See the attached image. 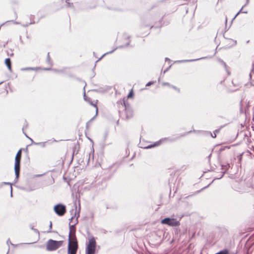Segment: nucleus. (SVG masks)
<instances>
[{
    "mask_svg": "<svg viewBox=\"0 0 254 254\" xmlns=\"http://www.w3.org/2000/svg\"><path fill=\"white\" fill-rule=\"evenodd\" d=\"M133 96H134L133 91L132 89H131L129 91V93H128V95L127 96V97L128 98H132L133 97Z\"/></svg>",
    "mask_w": 254,
    "mask_h": 254,
    "instance_id": "5701e85b",
    "label": "nucleus"
},
{
    "mask_svg": "<svg viewBox=\"0 0 254 254\" xmlns=\"http://www.w3.org/2000/svg\"><path fill=\"white\" fill-rule=\"evenodd\" d=\"M29 227L31 230H33L34 229V226L32 224H30Z\"/></svg>",
    "mask_w": 254,
    "mask_h": 254,
    "instance_id": "a18cd8bd",
    "label": "nucleus"
},
{
    "mask_svg": "<svg viewBox=\"0 0 254 254\" xmlns=\"http://www.w3.org/2000/svg\"><path fill=\"white\" fill-rule=\"evenodd\" d=\"M79 150V145L78 142L77 143L76 145H75L72 151V157H73V155L74 154H76L78 153ZM73 159V158H72Z\"/></svg>",
    "mask_w": 254,
    "mask_h": 254,
    "instance_id": "6ab92c4d",
    "label": "nucleus"
},
{
    "mask_svg": "<svg viewBox=\"0 0 254 254\" xmlns=\"http://www.w3.org/2000/svg\"><path fill=\"white\" fill-rule=\"evenodd\" d=\"M93 187H94L93 184H91L88 185V186L85 187L84 190H92Z\"/></svg>",
    "mask_w": 254,
    "mask_h": 254,
    "instance_id": "393cba45",
    "label": "nucleus"
},
{
    "mask_svg": "<svg viewBox=\"0 0 254 254\" xmlns=\"http://www.w3.org/2000/svg\"><path fill=\"white\" fill-rule=\"evenodd\" d=\"M242 13H248V11H243V10H242Z\"/></svg>",
    "mask_w": 254,
    "mask_h": 254,
    "instance_id": "6e6d98bb",
    "label": "nucleus"
},
{
    "mask_svg": "<svg viewBox=\"0 0 254 254\" xmlns=\"http://www.w3.org/2000/svg\"><path fill=\"white\" fill-rule=\"evenodd\" d=\"M3 83V81H1L0 82V85L1 84Z\"/></svg>",
    "mask_w": 254,
    "mask_h": 254,
    "instance_id": "338daca9",
    "label": "nucleus"
},
{
    "mask_svg": "<svg viewBox=\"0 0 254 254\" xmlns=\"http://www.w3.org/2000/svg\"><path fill=\"white\" fill-rule=\"evenodd\" d=\"M154 83V81H149L148 83H146V86H149Z\"/></svg>",
    "mask_w": 254,
    "mask_h": 254,
    "instance_id": "c9c22d12",
    "label": "nucleus"
},
{
    "mask_svg": "<svg viewBox=\"0 0 254 254\" xmlns=\"http://www.w3.org/2000/svg\"><path fill=\"white\" fill-rule=\"evenodd\" d=\"M4 63H5V65H6V66L7 67L8 70L10 71H12L11 62L10 59L9 58L5 59V61H4Z\"/></svg>",
    "mask_w": 254,
    "mask_h": 254,
    "instance_id": "ddd939ff",
    "label": "nucleus"
},
{
    "mask_svg": "<svg viewBox=\"0 0 254 254\" xmlns=\"http://www.w3.org/2000/svg\"><path fill=\"white\" fill-rule=\"evenodd\" d=\"M74 209H75V211H74V209H72L70 211V212L71 213V214L72 215L73 212H74V215L72 216V217L69 219V223L70 224L71 223L72 221V219L74 218V217H76V219H77L79 217V211H80V207L79 208V210L78 211H77V205H76V202H75L74 204Z\"/></svg>",
    "mask_w": 254,
    "mask_h": 254,
    "instance_id": "1a4fd4ad",
    "label": "nucleus"
},
{
    "mask_svg": "<svg viewBox=\"0 0 254 254\" xmlns=\"http://www.w3.org/2000/svg\"><path fill=\"white\" fill-rule=\"evenodd\" d=\"M2 188V184H1V183H0V189Z\"/></svg>",
    "mask_w": 254,
    "mask_h": 254,
    "instance_id": "680f3d73",
    "label": "nucleus"
},
{
    "mask_svg": "<svg viewBox=\"0 0 254 254\" xmlns=\"http://www.w3.org/2000/svg\"><path fill=\"white\" fill-rule=\"evenodd\" d=\"M210 184H209L208 185H207V186H206V187H203V188H202L201 190H197V191H196V192H195V193H196V194L200 193L202 190H204V189H205L207 188L210 186Z\"/></svg>",
    "mask_w": 254,
    "mask_h": 254,
    "instance_id": "c756f323",
    "label": "nucleus"
},
{
    "mask_svg": "<svg viewBox=\"0 0 254 254\" xmlns=\"http://www.w3.org/2000/svg\"><path fill=\"white\" fill-rule=\"evenodd\" d=\"M161 223L171 227H176L180 225V222L176 218L165 217L161 220Z\"/></svg>",
    "mask_w": 254,
    "mask_h": 254,
    "instance_id": "39448f33",
    "label": "nucleus"
},
{
    "mask_svg": "<svg viewBox=\"0 0 254 254\" xmlns=\"http://www.w3.org/2000/svg\"><path fill=\"white\" fill-rule=\"evenodd\" d=\"M121 104L124 107L125 110L126 114V118L129 119L132 116V111L129 107L128 103L124 99L123 101H120Z\"/></svg>",
    "mask_w": 254,
    "mask_h": 254,
    "instance_id": "0eeeda50",
    "label": "nucleus"
},
{
    "mask_svg": "<svg viewBox=\"0 0 254 254\" xmlns=\"http://www.w3.org/2000/svg\"><path fill=\"white\" fill-rule=\"evenodd\" d=\"M47 62L49 64H50V63H51V59H50V55H49V53H48L47 54Z\"/></svg>",
    "mask_w": 254,
    "mask_h": 254,
    "instance_id": "f704fd0d",
    "label": "nucleus"
},
{
    "mask_svg": "<svg viewBox=\"0 0 254 254\" xmlns=\"http://www.w3.org/2000/svg\"><path fill=\"white\" fill-rule=\"evenodd\" d=\"M127 40H128V41L127 42V43L126 44V45L125 46H120L119 47H118V48H125V47H127L129 45V43H130V41L129 40V37H127ZM117 49V48H116L115 49H114L112 51H110V52H107L106 53H105L104 54H103L98 60H97L96 61V63H97L98 62H99L100 60H101L105 55H107V54H111L113 52H114L116 49Z\"/></svg>",
    "mask_w": 254,
    "mask_h": 254,
    "instance_id": "9d476101",
    "label": "nucleus"
},
{
    "mask_svg": "<svg viewBox=\"0 0 254 254\" xmlns=\"http://www.w3.org/2000/svg\"><path fill=\"white\" fill-rule=\"evenodd\" d=\"M192 195H193L192 194H191V195H189L187 196L186 197H187V198H188V197H190V196H192Z\"/></svg>",
    "mask_w": 254,
    "mask_h": 254,
    "instance_id": "13d9d810",
    "label": "nucleus"
},
{
    "mask_svg": "<svg viewBox=\"0 0 254 254\" xmlns=\"http://www.w3.org/2000/svg\"><path fill=\"white\" fill-rule=\"evenodd\" d=\"M52 70H54L55 71H57V70L56 69H52Z\"/></svg>",
    "mask_w": 254,
    "mask_h": 254,
    "instance_id": "052dcab7",
    "label": "nucleus"
},
{
    "mask_svg": "<svg viewBox=\"0 0 254 254\" xmlns=\"http://www.w3.org/2000/svg\"><path fill=\"white\" fill-rule=\"evenodd\" d=\"M22 149H20L15 157L14 172L15 175V183L17 182L20 176V161L21 157Z\"/></svg>",
    "mask_w": 254,
    "mask_h": 254,
    "instance_id": "7ed1b4c3",
    "label": "nucleus"
},
{
    "mask_svg": "<svg viewBox=\"0 0 254 254\" xmlns=\"http://www.w3.org/2000/svg\"><path fill=\"white\" fill-rule=\"evenodd\" d=\"M63 243V241L49 239L47 242L46 250L50 252L56 251L62 245Z\"/></svg>",
    "mask_w": 254,
    "mask_h": 254,
    "instance_id": "20e7f679",
    "label": "nucleus"
},
{
    "mask_svg": "<svg viewBox=\"0 0 254 254\" xmlns=\"http://www.w3.org/2000/svg\"><path fill=\"white\" fill-rule=\"evenodd\" d=\"M165 61H170V59H169L168 58H166Z\"/></svg>",
    "mask_w": 254,
    "mask_h": 254,
    "instance_id": "3c124183",
    "label": "nucleus"
},
{
    "mask_svg": "<svg viewBox=\"0 0 254 254\" xmlns=\"http://www.w3.org/2000/svg\"><path fill=\"white\" fill-rule=\"evenodd\" d=\"M157 28V26H151L150 27V29H152V28Z\"/></svg>",
    "mask_w": 254,
    "mask_h": 254,
    "instance_id": "603ef678",
    "label": "nucleus"
},
{
    "mask_svg": "<svg viewBox=\"0 0 254 254\" xmlns=\"http://www.w3.org/2000/svg\"><path fill=\"white\" fill-rule=\"evenodd\" d=\"M171 66H169L168 67H167L166 69H165L164 71V73H165L167 71H168L169 69V68H170Z\"/></svg>",
    "mask_w": 254,
    "mask_h": 254,
    "instance_id": "ea45409f",
    "label": "nucleus"
},
{
    "mask_svg": "<svg viewBox=\"0 0 254 254\" xmlns=\"http://www.w3.org/2000/svg\"><path fill=\"white\" fill-rule=\"evenodd\" d=\"M84 99H85V100H87V99H86V96H85V92H84Z\"/></svg>",
    "mask_w": 254,
    "mask_h": 254,
    "instance_id": "864d4df0",
    "label": "nucleus"
},
{
    "mask_svg": "<svg viewBox=\"0 0 254 254\" xmlns=\"http://www.w3.org/2000/svg\"><path fill=\"white\" fill-rule=\"evenodd\" d=\"M115 165V164H113L112 165L110 166L109 167V169H112V167H113Z\"/></svg>",
    "mask_w": 254,
    "mask_h": 254,
    "instance_id": "5fc2aeb1",
    "label": "nucleus"
},
{
    "mask_svg": "<svg viewBox=\"0 0 254 254\" xmlns=\"http://www.w3.org/2000/svg\"><path fill=\"white\" fill-rule=\"evenodd\" d=\"M218 62H219L220 64H221L225 68L226 71H227V73L228 74H230V71L228 70L227 69V65L226 64L225 62H224L222 59H218Z\"/></svg>",
    "mask_w": 254,
    "mask_h": 254,
    "instance_id": "dca6fc26",
    "label": "nucleus"
},
{
    "mask_svg": "<svg viewBox=\"0 0 254 254\" xmlns=\"http://www.w3.org/2000/svg\"><path fill=\"white\" fill-rule=\"evenodd\" d=\"M96 248L86 247L85 254H95Z\"/></svg>",
    "mask_w": 254,
    "mask_h": 254,
    "instance_id": "f8f14e48",
    "label": "nucleus"
},
{
    "mask_svg": "<svg viewBox=\"0 0 254 254\" xmlns=\"http://www.w3.org/2000/svg\"><path fill=\"white\" fill-rule=\"evenodd\" d=\"M104 233H106V232H107V231H106V230H104Z\"/></svg>",
    "mask_w": 254,
    "mask_h": 254,
    "instance_id": "0e129e2a",
    "label": "nucleus"
},
{
    "mask_svg": "<svg viewBox=\"0 0 254 254\" xmlns=\"http://www.w3.org/2000/svg\"><path fill=\"white\" fill-rule=\"evenodd\" d=\"M94 247V248L96 247V242L94 237L91 236V238L89 239L88 243L86 244V247Z\"/></svg>",
    "mask_w": 254,
    "mask_h": 254,
    "instance_id": "9b49d317",
    "label": "nucleus"
},
{
    "mask_svg": "<svg viewBox=\"0 0 254 254\" xmlns=\"http://www.w3.org/2000/svg\"><path fill=\"white\" fill-rule=\"evenodd\" d=\"M220 131L219 129H215L213 131V133L212 134L210 131H207V133L209 134L212 138H216V133L219 132Z\"/></svg>",
    "mask_w": 254,
    "mask_h": 254,
    "instance_id": "a211bd4d",
    "label": "nucleus"
},
{
    "mask_svg": "<svg viewBox=\"0 0 254 254\" xmlns=\"http://www.w3.org/2000/svg\"><path fill=\"white\" fill-rule=\"evenodd\" d=\"M52 221H50V225H49V229L48 231H47V233L52 232Z\"/></svg>",
    "mask_w": 254,
    "mask_h": 254,
    "instance_id": "7c9ffc66",
    "label": "nucleus"
},
{
    "mask_svg": "<svg viewBox=\"0 0 254 254\" xmlns=\"http://www.w3.org/2000/svg\"><path fill=\"white\" fill-rule=\"evenodd\" d=\"M232 40V39H231ZM232 41L234 43L233 45H236L237 44V41L236 40H232Z\"/></svg>",
    "mask_w": 254,
    "mask_h": 254,
    "instance_id": "49530a36",
    "label": "nucleus"
},
{
    "mask_svg": "<svg viewBox=\"0 0 254 254\" xmlns=\"http://www.w3.org/2000/svg\"><path fill=\"white\" fill-rule=\"evenodd\" d=\"M249 3V0H246V4L244 5V6H245L246 5L248 4Z\"/></svg>",
    "mask_w": 254,
    "mask_h": 254,
    "instance_id": "8fccbe9b",
    "label": "nucleus"
},
{
    "mask_svg": "<svg viewBox=\"0 0 254 254\" xmlns=\"http://www.w3.org/2000/svg\"><path fill=\"white\" fill-rule=\"evenodd\" d=\"M196 131H197V130L193 129V130H190L187 132L183 133H181L180 134H178L177 135L162 138L161 139H160L159 141H156L155 142H154L153 144H149L146 146H140V147L144 148V149H149V148H151L155 147L156 146H158L163 142L165 141V142H168V143H172V142H175V141L179 140L181 137H184L186 135L189 134L191 133L192 132H196Z\"/></svg>",
    "mask_w": 254,
    "mask_h": 254,
    "instance_id": "f03ea898",
    "label": "nucleus"
},
{
    "mask_svg": "<svg viewBox=\"0 0 254 254\" xmlns=\"http://www.w3.org/2000/svg\"><path fill=\"white\" fill-rule=\"evenodd\" d=\"M78 223L76 219L75 223L71 225L69 223V232L68 236L67 254H76L78 249V241L75 235V225Z\"/></svg>",
    "mask_w": 254,
    "mask_h": 254,
    "instance_id": "f257e3e1",
    "label": "nucleus"
},
{
    "mask_svg": "<svg viewBox=\"0 0 254 254\" xmlns=\"http://www.w3.org/2000/svg\"><path fill=\"white\" fill-rule=\"evenodd\" d=\"M221 167L222 171L221 172L220 177L215 178L213 180L212 182L215 180H219L222 178L225 174L228 171V170L230 168V165L229 163H226V164H221Z\"/></svg>",
    "mask_w": 254,
    "mask_h": 254,
    "instance_id": "6e6552de",
    "label": "nucleus"
},
{
    "mask_svg": "<svg viewBox=\"0 0 254 254\" xmlns=\"http://www.w3.org/2000/svg\"><path fill=\"white\" fill-rule=\"evenodd\" d=\"M89 160H90V154H89L88 162L89 161Z\"/></svg>",
    "mask_w": 254,
    "mask_h": 254,
    "instance_id": "e2e57ef3",
    "label": "nucleus"
},
{
    "mask_svg": "<svg viewBox=\"0 0 254 254\" xmlns=\"http://www.w3.org/2000/svg\"><path fill=\"white\" fill-rule=\"evenodd\" d=\"M170 87L172 88L173 89L176 90L179 93L180 92V89L179 88H178L177 87H176L173 85L171 84Z\"/></svg>",
    "mask_w": 254,
    "mask_h": 254,
    "instance_id": "cd10ccee",
    "label": "nucleus"
},
{
    "mask_svg": "<svg viewBox=\"0 0 254 254\" xmlns=\"http://www.w3.org/2000/svg\"><path fill=\"white\" fill-rule=\"evenodd\" d=\"M1 184H2V187L3 186V185H10V187L12 186V184L10 183H9V182H2L1 183Z\"/></svg>",
    "mask_w": 254,
    "mask_h": 254,
    "instance_id": "72a5a7b5",
    "label": "nucleus"
},
{
    "mask_svg": "<svg viewBox=\"0 0 254 254\" xmlns=\"http://www.w3.org/2000/svg\"><path fill=\"white\" fill-rule=\"evenodd\" d=\"M8 243H11V245H12V243H11V242L8 241Z\"/></svg>",
    "mask_w": 254,
    "mask_h": 254,
    "instance_id": "774afa93",
    "label": "nucleus"
},
{
    "mask_svg": "<svg viewBox=\"0 0 254 254\" xmlns=\"http://www.w3.org/2000/svg\"><path fill=\"white\" fill-rule=\"evenodd\" d=\"M10 196L12 197V186L10 187Z\"/></svg>",
    "mask_w": 254,
    "mask_h": 254,
    "instance_id": "a19ab883",
    "label": "nucleus"
},
{
    "mask_svg": "<svg viewBox=\"0 0 254 254\" xmlns=\"http://www.w3.org/2000/svg\"><path fill=\"white\" fill-rule=\"evenodd\" d=\"M211 155H212V154H211V153H210V154L208 155V156L207 157V158H208V161H209V162H210V158H211Z\"/></svg>",
    "mask_w": 254,
    "mask_h": 254,
    "instance_id": "79ce46f5",
    "label": "nucleus"
},
{
    "mask_svg": "<svg viewBox=\"0 0 254 254\" xmlns=\"http://www.w3.org/2000/svg\"><path fill=\"white\" fill-rule=\"evenodd\" d=\"M206 58H207V57H202V58H198V59H196L181 60V61H179V63H187V62H194V61L200 60H202V59H206Z\"/></svg>",
    "mask_w": 254,
    "mask_h": 254,
    "instance_id": "4468645a",
    "label": "nucleus"
},
{
    "mask_svg": "<svg viewBox=\"0 0 254 254\" xmlns=\"http://www.w3.org/2000/svg\"><path fill=\"white\" fill-rule=\"evenodd\" d=\"M162 19H163V18H162L160 19V22H161V21H162Z\"/></svg>",
    "mask_w": 254,
    "mask_h": 254,
    "instance_id": "69168bd1",
    "label": "nucleus"
},
{
    "mask_svg": "<svg viewBox=\"0 0 254 254\" xmlns=\"http://www.w3.org/2000/svg\"><path fill=\"white\" fill-rule=\"evenodd\" d=\"M254 71V69H252L251 70V72H250V73L249 74V76H250V78H252V72H253Z\"/></svg>",
    "mask_w": 254,
    "mask_h": 254,
    "instance_id": "c03bdc74",
    "label": "nucleus"
},
{
    "mask_svg": "<svg viewBox=\"0 0 254 254\" xmlns=\"http://www.w3.org/2000/svg\"><path fill=\"white\" fill-rule=\"evenodd\" d=\"M90 105H92V106H94V107H96V109H98L97 106V105H96V104H94V103H93L92 102H91V103H90ZM96 111H97V110H96Z\"/></svg>",
    "mask_w": 254,
    "mask_h": 254,
    "instance_id": "58836bf2",
    "label": "nucleus"
},
{
    "mask_svg": "<svg viewBox=\"0 0 254 254\" xmlns=\"http://www.w3.org/2000/svg\"><path fill=\"white\" fill-rule=\"evenodd\" d=\"M94 92L99 93H104L107 91L106 89L104 87H100L96 89H93L92 90Z\"/></svg>",
    "mask_w": 254,
    "mask_h": 254,
    "instance_id": "2eb2a0df",
    "label": "nucleus"
},
{
    "mask_svg": "<svg viewBox=\"0 0 254 254\" xmlns=\"http://www.w3.org/2000/svg\"><path fill=\"white\" fill-rule=\"evenodd\" d=\"M34 15H30V19L31 21L30 23H28L26 24L25 25H24V26L25 27H27V26H28L29 25H30L31 24H33L35 23V22L34 21Z\"/></svg>",
    "mask_w": 254,
    "mask_h": 254,
    "instance_id": "412c9836",
    "label": "nucleus"
},
{
    "mask_svg": "<svg viewBox=\"0 0 254 254\" xmlns=\"http://www.w3.org/2000/svg\"><path fill=\"white\" fill-rule=\"evenodd\" d=\"M230 147H228V146H223V147H221V148H220V149H219V154L218 155H219L220 153L222 152L223 151H224L226 148H229Z\"/></svg>",
    "mask_w": 254,
    "mask_h": 254,
    "instance_id": "a878e982",
    "label": "nucleus"
},
{
    "mask_svg": "<svg viewBox=\"0 0 254 254\" xmlns=\"http://www.w3.org/2000/svg\"><path fill=\"white\" fill-rule=\"evenodd\" d=\"M108 132H109L108 130H106L104 132V141H105L108 137Z\"/></svg>",
    "mask_w": 254,
    "mask_h": 254,
    "instance_id": "c85d7f7f",
    "label": "nucleus"
},
{
    "mask_svg": "<svg viewBox=\"0 0 254 254\" xmlns=\"http://www.w3.org/2000/svg\"><path fill=\"white\" fill-rule=\"evenodd\" d=\"M29 139L31 140L32 144H35V145H39L40 144H43V147H45V144L46 143V142H38V143H37V142H34L33 141V140L32 138H31Z\"/></svg>",
    "mask_w": 254,
    "mask_h": 254,
    "instance_id": "b1692460",
    "label": "nucleus"
},
{
    "mask_svg": "<svg viewBox=\"0 0 254 254\" xmlns=\"http://www.w3.org/2000/svg\"><path fill=\"white\" fill-rule=\"evenodd\" d=\"M162 85H163V86L167 85V86H168L169 87H170V85H171V84H170L169 83H168V82H163V83H162Z\"/></svg>",
    "mask_w": 254,
    "mask_h": 254,
    "instance_id": "4c0bfd02",
    "label": "nucleus"
},
{
    "mask_svg": "<svg viewBox=\"0 0 254 254\" xmlns=\"http://www.w3.org/2000/svg\"><path fill=\"white\" fill-rule=\"evenodd\" d=\"M28 124L27 123V122L25 120L24 121V126L23 127H22V131H24V129L25 128H26L28 127Z\"/></svg>",
    "mask_w": 254,
    "mask_h": 254,
    "instance_id": "473e14b6",
    "label": "nucleus"
},
{
    "mask_svg": "<svg viewBox=\"0 0 254 254\" xmlns=\"http://www.w3.org/2000/svg\"><path fill=\"white\" fill-rule=\"evenodd\" d=\"M23 133L24 134V135L26 136V137H27L28 138L30 139V137H29L26 134V132H25L24 131H23Z\"/></svg>",
    "mask_w": 254,
    "mask_h": 254,
    "instance_id": "de8ad7c7",
    "label": "nucleus"
},
{
    "mask_svg": "<svg viewBox=\"0 0 254 254\" xmlns=\"http://www.w3.org/2000/svg\"><path fill=\"white\" fill-rule=\"evenodd\" d=\"M33 231L38 235V237L40 236V232L38 229L34 228Z\"/></svg>",
    "mask_w": 254,
    "mask_h": 254,
    "instance_id": "e433bc0d",
    "label": "nucleus"
},
{
    "mask_svg": "<svg viewBox=\"0 0 254 254\" xmlns=\"http://www.w3.org/2000/svg\"><path fill=\"white\" fill-rule=\"evenodd\" d=\"M215 254H230V251L229 250L225 249L220 251Z\"/></svg>",
    "mask_w": 254,
    "mask_h": 254,
    "instance_id": "aec40b11",
    "label": "nucleus"
},
{
    "mask_svg": "<svg viewBox=\"0 0 254 254\" xmlns=\"http://www.w3.org/2000/svg\"><path fill=\"white\" fill-rule=\"evenodd\" d=\"M39 69L38 67H25L21 68L22 70L25 71V70H37Z\"/></svg>",
    "mask_w": 254,
    "mask_h": 254,
    "instance_id": "4be33fe9",
    "label": "nucleus"
},
{
    "mask_svg": "<svg viewBox=\"0 0 254 254\" xmlns=\"http://www.w3.org/2000/svg\"><path fill=\"white\" fill-rule=\"evenodd\" d=\"M14 14H15V17L16 18L17 17V14H16V12H14Z\"/></svg>",
    "mask_w": 254,
    "mask_h": 254,
    "instance_id": "bf43d9fd",
    "label": "nucleus"
},
{
    "mask_svg": "<svg viewBox=\"0 0 254 254\" xmlns=\"http://www.w3.org/2000/svg\"><path fill=\"white\" fill-rule=\"evenodd\" d=\"M54 211L59 216H64L66 212V206L62 203H58L54 206Z\"/></svg>",
    "mask_w": 254,
    "mask_h": 254,
    "instance_id": "423d86ee",
    "label": "nucleus"
},
{
    "mask_svg": "<svg viewBox=\"0 0 254 254\" xmlns=\"http://www.w3.org/2000/svg\"><path fill=\"white\" fill-rule=\"evenodd\" d=\"M43 69L45 70H51L52 68L50 67H49V68L46 67V68H44Z\"/></svg>",
    "mask_w": 254,
    "mask_h": 254,
    "instance_id": "37998d69",
    "label": "nucleus"
},
{
    "mask_svg": "<svg viewBox=\"0 0 254 254\" xmlns=\"http://www.w3.org/2000/svg\"><path fill=\"white\" fill-rule=\"evenodd\" d=\"M97 116V110L96 111L95 115L87 122V123L86 124V128H88L91 125L92 122L95 119Z\"/></svg>",
    "mask_w": 254,
    "mask_h": 254,
    "instance_id": "f3484780",
    "label": "nucleus"
},
{
    "mask_svg": "<svg viewBox=\"0 0 254 254\" xmlns=\"http://www.w3.org/2000/svg\"><path fill=\"white\" fill-rule=\"evenodd\" d=\"M245 6H243L241 8V9L237 13V14L235 15V16H234V17L233 18V19H234L240 13H242V9L243 8V7H244Z\"/></svg>",
    "mask_w": 254,
    "mask_h": 254,
    "instance_id": "2f4dec72",
    "label": "nucleus"
},
{
    "mask_svg": "<svg viewBox=\"0 0 254 254\" xmlns=\"http://www.w3.org/2000/svg\"><path fill=\"white\" fill-rule=\"evenodd\" d=\"M8 55H10V56H13V53H11V54H8Z\"/></svg>",
    "mask_w": 254,
    "mask_h": 254,
    "instance_id": "4d7b16f0",
    "label": "nucleus"
},
{
    "mask_svg": "<svg viewBox=\"0 0 254 254\" xmlns=\"http://www.w3.org/2000/svg\"><path fill=\"white\" fill-rule=\"evenodd\" d=\"M42 175H43V174H38V175H36L35 176V177H41V176H42Z\"/></svg>",
    "mask_w": 254,
    "mask_h": 254,
    "instance_id": "09e8293b",
    "label": "nucleus"
},
{
    "mask_svg": "<svg viewBox=\"0 0 254 254\" xmlns=\"http://www.w3.org/2000/svg\"><path fill=\"white\" fill-rule=\"evenodd\" d=\"M69 0H66L65 2L67 3V7H72L73 6V4L72 3L69 2Z\"/></svg>",
    "mask_w": 254,
    "mask_h": 254,
    "instance_id": "bb28decb",
    "label": "nucleus"
}]
</instances>
